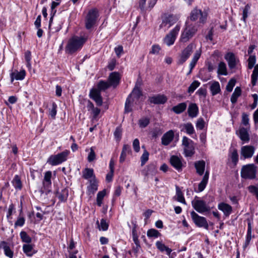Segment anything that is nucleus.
<instances>
[{
    "instance_id": "1",
    "label": "nucleus",
    "mask_w": 258,
    "mask_h": 258,
    "mask_svg": "<svg viewBox=\"0 0 258 258\" xmlns=\"http://www.w3.org/2000/svg\"><path fill=\"white\" fill-rule=\"evenodd\" d=\"M99 17V11L96 8L90 9L84 12V23L86 29L93 31L98 24Z\"/></svg>"
},
{
    "instance_id": "2",
    "label": "nucleus",
    "mask_w": 258,
    "mask_h": 258,
    "mask_svg": "<svg viewBox=\"0 0 258 258\" xmlns=\"http://www.w3.org/2000/svg\"><path fill=\"white\" fill-rule=\"evenodd\" d=\"M111 86L107 81L100 80L97 83L96 88H92L90 90L89 97L95 102L97 106H101L103 104L101 92H105Z\"/></svg>"
},
{
    "instance_id": "3",
    "label": "nucleus",
    "mask_w": 258,
    "mask_h": 258,
    "mask_svg": "<svg viewBox=\"0 0 258 258\" xmlns=\"http://www.w3.org/2000/svg\"><path fill=\"white\" fill-rule=\"evenodd\" d=\"M142 95L143 94L141 89L136 85L126 100L124 112L129 113L131 112L133 104L134 103L137 104L139 99Z\"/></svg>"
},
{
    "instance_id": "4",
    "label": "nucleus",
    "mask_w": 258,
    "mask_h": 258,
    "mask_svg": "<svg viewBox=\"0 0 258 258\" xmlns=\"http://www.w3.org/2000/svg\"><path fill=\"white\" fill-rule=\"evenodd\" d=\"M87 39L83 37L75 36L71 38L66 46L65 50L68 54H73L81 49Z\"/></svg>"
},
{
    "instance_id": "5",
    "label": "nucleus",
    "mask_w": 258,
    "mask_h": 258,
    "mask_svg": "<svg viewBox=\"0 0 258 258\" xmlns=\"http://www.w3.org/2000/svg\"><path fill=\"white\" fill-rule=\"evenodd\" d=\"M198 26L192 24H188L186 21L184 28L181 32L179 41L185 43L188 41L197 32Z\"/></svg>"
},
{
    "instance_id": "6",
    "label": "nucleus",
    "mask_w": 258,
    "mask_h": 258,
    "mask_svg": "<svg viewBox=\"0 0 258 258\" xmlns=\"http://www.w3.org/2000/svg\"><path fill=\"white\" fill-rule=\"evenodd\" d=\"M179 16L177 15L164 14L161 16V23L159 25V29H164L165 30L175 24L179 20Z\"/></svg>"
},
{
    "instance_id": "7",
    "label": "nucleus",
    "mask_w": 258,
    "mask_h": 258,
    "mask_svg": "<svg viewBox=\"0 0 258 258\" xmlns=\"http://www.w3.org/2000/svg\"><path fill=\"white\" fill-rule=\"evenodd\" d=\"M208 14L206 12L202 11L197 7L194 8L190 12L188 19L191 21H198L200 24H204L207 19Z\"/></svg>"
},
{
    "instance_id": "8",
    "label": "nucleus",
    "mask_w": 258,
    "mask_h": 258,
    "mask_svg": "<svg viewBox=\"0 0 258 258\" xmlns=\"http://www.w3.org/2000/svg\"><path fill=\"white\" fill-rule=\"evenodd\" d=\"M70 151L66 150L56 155H50L47 160V163L51 166L59 165L67 160Z\"/></svg>"
},
{
    "instance_id": "9",
    "label": "nucleus",
    "mask_w": 258,
    "mask_h": 258,
    "mask_svg": "<svg viewBox=\"0 0 258 258\" xmlns=\"http://www.w3.org/2000/svg\"><path fill=\"white\" fill-rule=\"evenodd\" d=\"M195 47L194 43H190L181 51L179 54L177 63L178 65L183 64L190 57Z\"/></svg>"
},
{
    "instance_id": "10",
    "label": "nucleus",
    "mask_w": 258,
    "mask_h": 258,
    "mask_svg": "<svg viewBox=\"0 0 258 258\" xmlns=\"http://www.w3.org/2000/svg\"><path fill=\"white\" fill-rule=\"evenodd\" d=\"M182 145L183 146V154L185 157H191L195 153L194 142L186 136L182 140Z\"/></svg>"
},
{
    "instance_id": "11",
    "label": "nucleus",
    "mask_w": 258,
    "mask_h": 258,
    "mask_svg": "<svg viewBox=\"0 0 258 258\" xmlns=\"http://www.w3.org/2000/svg\"><path fill=\"white\" fill-rule=\"evenodd\" d=\"M180 24H177L175 27L171 30L164 38V43L168 46L173 45L177 38L178 33L180 30Z\"/></svg>"
},
{
    "instance_id": "12",
    "label": "nucleus",
    "mask_w": 258,
    "mask_h": 258,
    "mask_svg": "<svg viewBox=\"0 0 258 258\" xmlns=\"http://www.w3.org/2000/svg\"><path fill=\"white\" fill-rule=\"evenodd\" d=\"M256 169L254 164L243 166L241 170V176L245 179H254L256 177Z\"/></svg>"
},
{
    "instance_id": "13",
    "label": "nucleus",
    "mask_w": 258,
    "mask_h": 258,
    "mask_svg": "<svg viewBox=\"0 0 258 258\" xmlns=\"http://www.w3.org/2000/svg\"><path fill=\"white\" fill-rule=\"evenodd\" d=\"M191 204L194 209L200 213H203L210 210V208L206 202L204 200H200L197 196L191 202Z\"/></svg>"
},
{
    "instance_id": "14",
    "label": "nucleus",
    "mask_w": 258,
    "mask_h": 258,
    "mask_svg": "<svg viewBox=\"0 0 258 258\" xmlns=\"http://www.w3.org/2000/svg\"><path fill=\"white\" fill-rule=\"evenodd\" d=\"M190 215L193 222L197 226L203 227L206 229H208L209 225L206 218L199 216L194 211L191 212Z\"/></svg>"
},
{
    "instance_id": "15",
    "label": "nucleus",
    "mask_w": 258,
    "mask_h": 258,
    "mask_svg": "<svg viewBox=\"0 0 258 258\" xmlns=\"http://www.w3.org/2000/svg\"><path fill=\"white\" fill-rule=\"evenodd\" d=\"M51 177L52 172L47 171L44 173V178L42 181V187L40 190L42 194L44 192H49L51 187Z\"/></svg>"
},
{
    "instance_id": "16",
    "label": "nucleus",
    "mask_w": 258,
    "mask_h": 258,
    "mask_svg": "<svg viewBox=\"0 0 258 258\" xmlns=\"http://www.w3.org/2000/svg\"><path fill=\"white\" fill-rule=\"evenodd\" d=\"M121 75L119 72H113L109 74L107 81L113 88H116L120 84Z\"/></svg>"
},
{
    "instance_id": "17",
    "label": "nucleus",
    "mask_w": 258,
    "mask_h": 258,
    "mask_svg": "<svg viewBox=\"0 0 258 258\" xmlns=\"http://www.w3.org/2000/svg\"><path fill=\"white\" fill-rule=\"evenodd\" d=\"M224 58L227 61L228 67L231 70L235 69L237 63L239 62L238 58L233 52H227L225 55Z\"/></svg>"
},
{
    "instance_id": "18",
    "label": "nucleus",
    "mask_w": 258,
    "mask_h": 258,
    "mask_svg": "<svg viewBox=\"0 0 258 258\" xmlns=\"http://www.w3.org/2000/svg\"><path fill=\"white\" fill-rule=\"evenodd\" d=\"M255 148L253 146L246 145L241 148L240 155L243 159L250 158L252 157L254 152Z\"/></svg>"
},
{
    "instance_id": "19",
    "label": "nucleus",
    "mask_w": 258,
    "mask_h": 258,
    "mask_svg": "<svg viewBox=\"0 0 258 258\" xmlns=\"http://www.w3.org/2000/svg\"><path fill=\"white\" fill-rule=\"evenodd\" d=\"M168 100L167 97L164 94H157L150 96L148 98V101L150 104H164Z\"/></svg>"
},
{
    "instance_id": "20",
    "label": "nucleus",
    "mask_w": 258,
    "mask_h": 258,
    "mask_svg": "<svg viewBox=\"0 0 258 258\" xmlns=\"http://www.w3.org/2000/svg\"><path fill=\"white\" fill-rule=\"evenodd\" d=\"M182 158H179L177 156L173 155L170 157V163L171 165L178 171H181L182 170L183 163Z\"/></svg>"
},
{
    "instance_id": "21",
    "label": "nucleus",
    "mask_w": 258,
    "mask_h": 258,
    "mask_svg": "<svg viewBox=\"0 0 258 258\" xmlns=\"http://www.w3.org/2000/svg\"><path fill=\"white\" fill-rule=\"evenodd\" d=\"M174 138V132L170 130L166 132L161 138V144L164 146L169 145L173 140Z\"/></svg>"
},
{
    "instance_id": "22",
    "label": "nucleus",
    "mask_w": 258,
    "mask_h": 258,
    "mask_svg": "<svg viewBox=\"0 0 258 258\" xmlns=\"http://www.w3.org/2000/svg\"><path fill=\"white\" fill-rule=\"evenodd\" d=\"M254 237V235L252 236V226L250 221H248L247 223V230L245 240L243 244V249L244 250L249 246L252 238Z\"/></svg>"
},
{
    "instance_id": "23",
    "label": "nucleus",
    "mask_w": 258,
    "mask_h": 258,
    "mask_svg": "<svg viewBox=\"0 0 258 258\" xmlns=\"http://www.w3.org/2000/svg\"><path fill=\"white\" fill-rule=\"evenodd\" d=\"M228 158L231 160L233 166H236L239 158L237 150L233 147H230L228 152Z\"/></svg>"
},
{
    "instance_id": "24",
    "label": "nucleus",
    "mask_w": 258,
    "mask_h": 258,
    "mask_svg": "<svg viewBox=\"0 0 258 258\" xmlns=\"http://www.w3.org/2000/svg\"><path fill=\"white\" fill-rule=\"evenodd\" d=\"M236 134L243 142V143H247L250 140L249 135L246 128L242 127L239 129L238 132H237Z\"/></svg>"
},
{
    "instance_id": "25",
    "label": "nucleus",
    "mask_w": 258,
    "mask_h": 258,
    "mask_svg": "<svg viewBox=\"0 0 258 258\" xmlns=\"http://www.w3.org/2000/svg\"><path fill=\"white\" fill-rule=\"evenodd\" d=\"M26 76V71L24 70H21L20 72L16 70L10 74L11 82L13 83L14 80H23Z\"/></svg>"
},
{
    "instance_id": "26",
    "label": "nucleus",
    "mask_w": 258,
    "mask_h": 258,
    "mask_svg": "<svg viewBox=\"0 0 258 258\" xmlns=\"http://www.w3.org/2000/svg\"><path fill=\"white\" fill-rule=\"evenodd\" d=\"M218 208L223 212L224 215L226 217H229L232 212V207L230 205L224 202L219 203L218 205Z\"/></svg>"
},
{
    "instance_id": "27",
    "label": "nucleus",
    "mask_w": 258,
    "mask_h": 258,
    "mask_svg": "<svg viewBox=\"0 0 258 258\" xmlns=\"http://www.w3.org/2000/svg\"><path fill=\"white\" fill-rule=\"evenodd\" d=\"M89 185L87 187V193L89 195H94L98 189V182L96 178L90 179Z\"/></svg>"
},
{
    "instance_id": "28",
    "label": "nucleus",
    "mask_w": 258,
    "mask_h": 258,
    "mask_svg": "<svg viewBox=\"0 0 258 258\" xmlns=\"http://www.w3.org/2000/svg\"><path fill=\"white\" fill-rule=\"evenodd\" d=\"M187 106V105L186 102L179 103L173 106L171 109V111L176 114H180L186 110Z\"/></svg>"
},
{
    "instance_id": "29",
    "label": "nucleus",
    "mask_w": 258,
    "mask_h": 258,
    "mask_svg": "<svg viewBox=\"0 0 258 258\" xmlns=\"http://www.w3.org/2000/svg\"><path fill=\"white\" fill-rule=\"evenodd\" d=\"M199 107L197 104L191 103L188 105L187 108V113L189 117L195 118L197 117L199 114Z\"/></svg>"
},
{
    "instance_id": "30",
    "label": "nucleus",
    "mask_w": 258,
    "mask_h": 258,
    "mask_svg": "<svg viewBox=\"0 0 258 258\" xmlns=\"http://www.w3.org/2000/svg\"><path fill=\"white\" fill-rule=\"evenodd\" d=\"M209 175V171L207 170L205 172L201 181L199 183L198 192H202L205 189L208 182Z\"/></svg>"
},
{
    "instance_id": "31",
    "label": "nucleus",
    "mask_w": 258,
    "mask_h": 258,
    "mask_svg": "<svg viewBox=\"0 0 258 258\" xmlns=\"http://www.w3.org/2000/svg\"><path fill=\"white\" fill-rule=\"evenodd\" d=\"M55 195L59 199V202L64 203L67 201L69 196V190L67 188H64L61 189L60 191H57Z\"/></svg>"
},
{
    "instance_id": "32",
    "label": "nucleus",
    "mask_w": 258,
    "mask_h": 258,
    "mask_svg": "<svg viewBox=\"0 0 258 258\" xmlns=\"http://www.w3.org/2000/svg\"><path fill=\"white\" fill-rule=\"evenodd\" d=\"M195 167L196 169V172L199 175H202L205 171L206 163L204 160H200L195 162Z\"/></svg>"
},
{
    "instance_id": "33",
    "label": "nucleus",
    "mask_w": 258,
    "mask_h": 258,
    "mask_svg": "<svg viewBox=\"0 0 258 258\" xmlns=\"http://www.w3.org/2000/svg\"><path fill=\"white\" fill-rule=\"evenodd\" d=\"M0 248H3L5 254L10 258H13L14 255L13 251L11 249L8 243L5 241L0 242Z\"/></svg>"
},
{
    "instance_id": "34",
    "label": "nucleus",
    "mask_w": 258,
    "mask_h": 258,
    "mask_svg": "<svg viewBox=\"0 0 258 258\" xmlns=\"http://www.w3.org/2000/svg\"><path fill=\"white\" fill-rule=\"evenodd\" d=\"M82 177L85 179L90 180V178H96L92 168H85L82 171Z\"/></svg>"
},
{
    "instance_id": "35",
    "label": "nucleus",
    "mask_w": 258,
    "mask_h": 258,
    "mask_svg": "<svg viewBox=\"0 0 258 258\" xmlns=\"http://www.w3.org/2000/svg\"><path fill=\"white\" fill-rule=\"evenodd\" d=\"M157 248L161 252H163L165 251L168 255H170L172 252V249L166 246L162 241H157L155 243Z\"/></svg>"
},
{
    "instance_id": "36",
    "label": "nucleus",
    "mask_w": 258,
    "mask_h": 258,
    "mask_svg": "<svg viewBox=\"0 0 258 258\" xmlns=\"http://www.w3.org/2000/svg\"><path fill=\"white\" fill-rule=\"evenodd\" d=\"M175 200L184 205H186V202L184 199L183 194L181 189L177 185L176 186V196L174 197Z\"/></svg>"
},
{
    "instance_id": "37",
    "label": "nucleus",
    "mask_w": 258,
    "mask_h": 258,
    "mask_svg": "<svg viewBox=\"0 0 258 258\" xmlns=\"http://www.w3.org/2000/svg\"><path fill=\"white\" fill-rule=\"evenodd\" d=\"M23 250L28 256H32L36 251L33 250V245L29 244H25L23 245Z\"/></svg>"
},
{
    "instance_id": "38",
    "label": "nucleus",
    "mask_w": 258,
    "mask_h": 258,
    "mask_svg": "<svg viewBox=\"0 0 258 258\" xmlns=\"http://www.w3.org/2000/svg\"><path fill=\"white\" fill-rule=\"evenodd\" d=\"M241 88L239 87H236L230 98V101L233 104H234L237 102V99L241 95Z\"/></svg>"
},
{
    "instance_id": "39",
    "label": "nucleus",
    "mask_w": 258,
    "mask_h": 258,
    "mask_svg": "<svg viewBox=\"0 0 258 258\" xmlns=\"http://www.w3.org/2000/svg\"><path fill=\"white\" fill-rule=\"evenodd\" d=\"M181 131H184L187 134L191 135L195 133L194 127L191 122L184 123Z\"/></svg>"
},
{
    "instance_id": "40",
    "label": "nucleus",
    "mask_w": 258,
    "mask_h": 258,
    "mask_svg": "<svg viewBox=\"0 0 258 258\" xmlns=\"http://www.w3.org/2000/svg\"><path fill=\"white\" fill-rule=\"evenodd\" d=\"M12 183L16 189L21 190L22 188V183L20 177L16 175L12 181Z\"/></svg>"
},
{
    "instance_id": "41",
    "label": "nucleus",
    "mask_w": 258,
    "mask_h": 258,
    "mask_svg": "<svg viewBox=\"0 0 258 258\" xmlns=\"http://www.w3.org/2000/svg\"><path fill=\"white\" fill-rule=\"evenodd\" d=\"M251 75V83L252 86L256 85L258 79V63L255 64Z\"/></svg>"
},
{
    "instance_id": "42",
    "label": "nucleus",
    "mask_w": 258,
    "mask_h": 258,
    "mask_svg": "<svg viewBox=\"0 0 258 258\" xmlns=\"http://www.w3.org/2000/svg\"><path fill=\"white\" fill-rule=\"evenodd\" d=\"M210 91L212 95L214 96L217 94L221 91L219 82H214L210 86Z\"/></svg>"
},
{
    "instance_id": "43",
    "label": "nucleus",
    "mask_w": 258,
    "mask_h": 258,
    "mask_svg": "<svg viewBox=\"0 0 258 258\" xmlns=\"http://www.w3.org/2000/svg\"><path fill=\"white\" fill-rule=\"evenodd\" d=\"M106 194V190L105 189L102 190V191H100L98 192L97 195V205L99 207H101L102 204V201L105 196Z\"/></svg>"
},
{
    "instance_id": "44",
    "label": "nucleus",
    "mask_w": 258,
    "mask_h": 258,
    "mask_svg": "<svg viewBox=\"0 0 258 258\" xmlns=\"http://www.w3.org/2000/svg\"><path fill=\"white\" fill-rule=\"evenodd\" d=\"M96 224L97 225V228L99 230L102 231H106L108 228L109 225L106 222V221L104 219H101L100 220V223H99V221L97 220L96 222Z\"/></svg>"
},
{
    "instance_id": "45",
    "label": "nucleus",
    "mask_w": 258,
    "mask_h": 258,
    "mask_svg": "<svg viewBox=\"0 0 258 258\" xmlns=\"http://www.w3.org/2000/svg\"><path fill=\"white\" fill-rule=\"evenodd\" d=\"M157 168L154 164L152 163L148 165L147 170L146 171L145 175L146 176L149 175H154L157 173Z\"/></svg>"
},
{
    "instance_id": "46",
    "label": "nucleus",
    "mask_w": 258,
    "mask_h": 258,
    "mask_svg": "<svg viewBox=\"0 0 258 258\" xmlns=\"http://www.w3.org/2000/svg\"><path fill=\"white\" fill-rule=\"evenodd\" d=\"M217 73L219 75H227V67L225 62L221 61L219 63Z\"/></svg>"
},
{
    "instance_id": "47",
    "label": "nucleus",
    "mask_w": 258,
    "mask_h": 258,
    "mask_svg": "<svg viewBox=\"0 0 258 258\" xmlns=\"http://www.w3.org/2000/svg\"><path fill=\"white\" fill-rule=\"evenodd\" d=\"M150 122V119L148 117H143L138 121V124L140 128L146 127Z\"/></svg>"
},
{
    "instance_id": "48",
    "label": "nucleus",
    "mask_w": 258,
    "mask_h": 258,
    "mask_svg": "<svg viewBox=\"0 0 258 258\" xmlns=\"http://www.w3.org/2000/svg\"><path fill=\"white\" fill-rule=\"evenodd\" d=\"M147 235L149 238H158L161 236V234L157 230L152 228L147 231Z\"/></svg>"
},
{
    "instance_id": "49",
    "label": "nucleus",
    "mask_w": 258,
    "mask_h": 258,
    "mask_svg": "<svg viewBox=\"0 0 258 258\" xmlns=\"http://www.w3.org/2000/svg\"><path fill=\"white\" fill-rule=\"evenodd\" d=\"M24 57L26 62V66L30 70L31 69V52L29 50L26 51L24 53Z\"/></svg>"
},
{
    "instance_id": "50",
    "label": "nucleus",
    "mask_w": 258,
    "mask_h": 258,
    "mask_svg": "<svg viewBox=\"0 0 258 258\" xmlns=\"http://www.w3.org/2000/svg\"><path fill=\"white\" fill-rule=\"evenodd\" d=\"M22 241L24 242L30 243L32 242V238L25 231H21L20 233Z\"/></svg>"
},
{
    "instance_id": "51",
    "label": "nucleus",
    "mask_w": 258,
    "mask_h": 258,
    "mask_svg": "<svg viewBox=\"0 0 258 258\" xmlns=\"http://www.w3.org/2000/svg\"><path fill=\"white\" fill-rule=\"evenodd\" d=\"M248 61V69L249 70L252 69L254 67V64L256 62V56L255 55H250L247 60Z\"/></svg>"
},
{
    "instance_id": "52",
    "label": "nucleus",
    "mask_w": 258,
    "mask_h": 258,
    "mask_svg": "<svg viewBox=\"0 0 258 258\" xmlns=\"http://www.w3.org/2000/svg\"><path fill=\"white\" fill-rule=\"evenodd\" d=\"M200 85V83L198 81H194L189 86L187 92L189 94L192 93Z\"/></svg>"
},
{
    "instance_id": "53",
    "label": "nucleus",
    "mask_w": 258,
    "mask_h": 258,
    "mask_svg": "<svg viewBox=\"0 0 258 258\" xmlns=\"http://www.w3.org/2000/svg\"><path fill=\"white\" fill-rule=\"evenodd\" d=\"M250 9V6L248 4H247L243 9L242 17L241 18V20H242L244 22H246V19L248 17V14L249 13Z\"/></svg>"
},
{
    "instance_id": "54",
    "label": "nucleus",
    "mask_w": 258,
    "mask_h": 258,
    "mask_svg": "<svg viewBox=\"0 0 258 258\" xmlns=\"http://www.w3.org/2000/svg\"><path fill=\"white\" fill-rule=\"evenodd\" d=\"M57 113V105L55 103L53 102L52 104V107L49 109V115L52 118L54 119Z\"/></svg>"
},
{
    "instance_id": "55",
    "label": "nucleus",
    "mask_w": 258,
    "mask_h": 258,
    "mask_svg": "<svg viewBox=\"0 0 258 258\" xmlns=\"http://www.w3.org/2000/svg\"><path fill=\"white\" fill-rule=\"evenodd\" d=\"M248 190L251 194L255 196L256 199L258 201V187L255 185H249L248 187Z\"/></svg>"
},
{
    "instance_id": "56",
    "label": "nucleus",
    "mask_w": 258,
    "mask_h": 258,
    "mask_svg": "<svg viewBox=\"0 0 258 258\" xmlns=\"http://www.w3.org/2000/svg\"><path fill=\"white\" fill-rule=\"evenodd\" d=\"M149 154L145 150L141 157V166H144L149 159Z\"/></svg>"
},
{
    "instance_id": "57",
    "label": "nucleus",
    "mask_w": 258,
    "mask_h": 258,
    "mask_svg": "<svg viewBox=\"0 0 258 258\" xmlns=\"http://www.w3.org/2000/svg\"><path fill=\"white\" fill-rule=\"evenodd\" d=\"M236 83V80L234 79H230L227 86H226V90L230 92L232 91L233 87H234Z\"/></svg>"
},
{
    "instance_id": "58",
    "label": "nucleus",
    "mask_w": 258,
    "mask_h": 258,
    "mask_svg": "<svg viewBox=\"0 0 258 258\" xmlns=\"http://www.w3.org/2000/svg\"><path fill=\"white\" fill-rule=\"evenodd\" d=\"M96 158V154L93 147L90 148V152L88 154L87 160L88 162H91L94 161Z\"/></svg>"
},
{
    "instance_id": "59",
    "label": "nucleus",
    "mask_w": 258,
    "mask_h": 258,
    "mask_svg": "<svg viewBox=\"0 0 258 258\" xmlns=\"http://www.w3.org/2000/svg\"><path fill=\"white\" fill-rule=\"evenodd\" d=\"M249 117L248 115L246 114V113H243L242 114V120L241 122L245 126H247L249 125Z\"/></svg>"
},
{
    "instance_id": "60",
    "label": "nucleus",
    "mask_w": 258,
    "mask_h": 258,
    "mask_svg": "<svg viewBox=\"0 0 258 258\" xmlns=\"http://www.w3.org/2000/svg\"><path fill=\"white\" fill-rule=\"evenodd\" d=\"M196 127L198 129L202 130L205 127V121L203 118H199L196 123Z\"/></svg>"
},
{
    "instance_id": "61",
    "label": "nucleus",
    "mask_w": 258,
    "mask_h": 258,
    "mask_svg": "<svg viewBox=\"0 0 258 258\" xmlns=\"http://www.w3.org/2000/svg\"><path fill=\"white\" fill-rule=\"evenodd\" d=\"M13 212H15V205L11 203L9 207L8 211L7 214V217L8 219L12 218L11 216L13 214Z\"/></svg>"
},
{
    "instance_id": "62",
    "label": "nucleus",
    "mask_w": 258,
    "mask_h": 258,
    "mask_svg": "<svg viewBox=\"0 0 258 258\" xmlns=\"http://www.w3.org/2000/svg\"><path fill=\"white\" fill-rule=\"evenodd\" d=\"M115 138L118 140H120L122 136V129L120 126H117L114 133Z\"/></svg>"
},
{
    "instance_id": "63",
    "label": "nucleus",
    "mask_w": 258,
    "mask_h": 258,
    "mask_svg": "<svg viewBox=\"0 0 258 258\" xmlns=\"http://www.w3.org/2000/svg\"><path fill=\"white\" fill-rule=\"evenodd\" d=\"M116 64V60L115 58H112L107 65V68L109 71H112L114 69Z\"/></svg>"
},
{
    "instance_id": "64",
    "label": "nucleus",
    "mask_w": 258,
    "mask_h": 258,
    "mask_svg": "<svg viewBox=\"0 0 258 258\" xmlns=\"http://www.w3.org/2000/svg\"><path fill=\"white\" fill-rule=\"evenodd\" d=\"M25 218L24 217H18L17 220L15 223V227H16L17 226L22 227L25 224Z\"/></svg>"
}]
</instances>
